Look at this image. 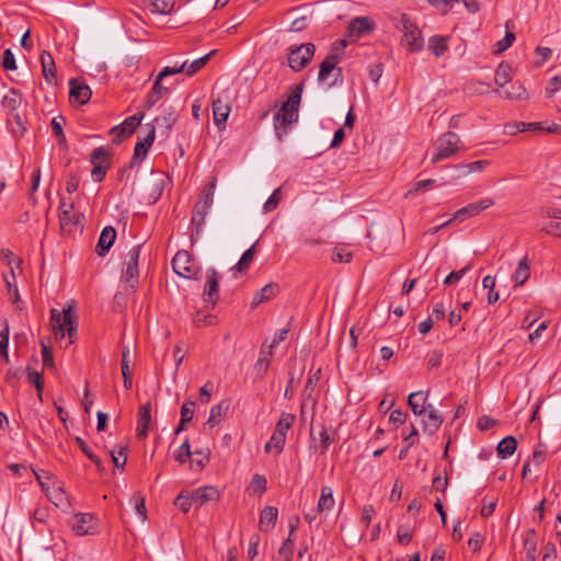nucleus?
Segmentation results:
<instances>
[{
	"instance_id": "8fccbe9b",
	"label": "nucleus",
	"mask_w": 561,
	"mask_h": 561,
	"mask_svg": "<svg viewBox=\"0 0 561 561\" xmlns=\"http://www.w3.org/2000/svg\"><path fill=\"white\" fill-rule=\"evenodd\" d=\"M353 259V252L346 247H336L333 250L332 261L335 263H348Z\"/></svg>"
},
{
	"instance_id": "a878e982",
	"label": "nucleus",
	"mask_w": 561,
	"mask_h": 561,
	"mask_svg": "<svg viewBox=\"0 0 561 561\" xmlns=\"http://www.w3.org/2000/svg\"><path fill=\"white\" fill-rule=\"evenodd\" d=\"M192 494L194 502H196L198 505H203L209 501H217L219 499V491L211 485L198 488L194 490Z\"/></svg>"
},
{
	"instance_id": "393cba45",
	"label": "nucleus",
	"mask_w": 561,
	"mask_h": 561,
	"mask_svg": "<svg viewBox=\"0 0 561 561\" xmlns=\"http://www.w3.org/2000/svg\"><path fill=\"white\" fill-rule=\"evenodd\" d=\"M22 100L23 99L21 92L14 88H11L2 98L1 104L7 113L13 114L20 107Z\"/></svg>"
},
{
	"instance_id": "79ce46f5",
	"label": "nucleus",
	"mask_w": 561,
	"mask_h": 561,
	"mask_svg": "<svg viewBox=\"0 0 561 561\" xmlns=\"http://www.w3.org/2000/svg\"><path fill=\"white\" fill-rule=\"evenodd\" d=\"M227 410H228V404L225 401H221L218 404L214 405L210 409V414H209L207 423L210 426L217 425L219 423V421L221 420V417L226 414Z\"/></svg>"
},
{
	"instance_id": "473e14b6",
	"label": "nucleus",
	"mask_w": 561,
	"mask_h": 561,
	"mask_svg": "<svg viewBox=\"0 0 561 561\" xmlns=\"http://www.w3.org/2000/svg\"><path fill=\"white\" fill-rule=\"evenodd\" d=\"M333 491L331 486L324 485L321 488L320 499L318 501L317 512L323 513L329 512L334 506Z\"/></svg>"
},
{
	"instance_id": "39448f33",
	"label": "nucleus",
	"mask_w": 561,
	"mask_h": 561,
	"mask_svg": "<svg viewBox=\"0 0 561 561\" xmlns=\"http://www.w3.org/2000/svg\"><path fill=\"white\" fill-rule=\"evenodd\" d=\"M397 27L403 32L402 44L412 51H419L423 47V38L417 26L412 23L407 14H401L397 22Z\"/></svg>"
},
{
	"instance_id": "69168bd1",
	"label": "nucleus",
	"mask_w": 561,
	"mask_h": 561,
	"mask_svg": "<svg viewBox=\"0 0 561 561\" xmlns=\"http://www.w3.org/2000/svg\"><path fill=\"white\" fill-rule=\"evenodd\" d=\"M108 159V153L103 147L95 148L90 157L92 163L103 164Z\"/></svg>"
},
{
	"instance_id": "bb28decb",
	"label": "nucleus",
	"mask_w": 561,
	"mask_h": 561,
	"mask_svg": "<svg viewBox=\"0 0 561 561\" xmlns=\"http://www.w3.org/2000/svg\"><path fill=\"white\" fill-rule=\"evenodd\" d=\"M426 400L427 392L415 391L410 393L408 398V404L415 415H423L426 413L427 409V407H425Z\"/></svg>"
},
{
	"instance_id": "6e6d98bb",
	"label": "nucleus",
	"mask_w": 561,
	"mask_h": 561,
	"mask_svg": "<svg viewBox=\"0 0 561 561\" xmlns=\"http://www.w3.org/2000/svg\"><path fill=\"white\" fill-rule=\"evenodd\" d=\"M191 449L188 438L184 440V443L176 449L174 458L178 462L184 463L186 460L191 458Z\"/></svg>"
},
{
	"instance_id": "864d4df0",
	"label": "nucleus",
	"mask_w": 561,
	"mask_h": 561,
	"mask_svg": "<svg viewBox=\"0 0 561 561\" xmlns=\"http://www.w3.org/2000/svg\"><path fill=\"white\" fill-rule=\"evenodd\" d=\"M27 379L36 388L37 397L42 401V394H43V388H44V381H43L42 374L38 371H35V370H28Z\"/></svg>"
},
{
	"instance_id": "c85d7f7f",
	"label": "nucleus",
	"mask_w": 561,
	"mask_h": 561,
	"mask_svg": "<svg viewBox=\"0 0 561 561\" xmlns=\"http://www.w3.org/2000/svg\"><path fill=\"white\" fill-rule=\"evenodd\" d=\"M523 561H536L537 559V538L535 530H529L524 538Z\"/></svg>"
},
{
	"instance_id": "de8ad7c7",
	"label": "nucleus",
	"mask_w": 561,
	"mask_h": 561,
	"mask_svg": "<svg viewBox=\"0 0 561 561\" xmlns=\"http://www.w3.org/2000/svg\"><path fill=\"white\" fill-rule=\"evenodd\" d=\"M295 530L296 526L290 525L289 537L283 542L279 549V554L284 556L286 558V561H290L293 557L294 539L291 537L295 534Z\"/></svg>"
},
{
	"instance_id": "ea45409f",
	"label": "nucleus",
	"mask_w": 561,
	"mask_h": 561,
	"mask_svg": "<svg viewBox=\"0 0 561 561\" xmlns=\"http://www.w3.org/2000/svg\"><path fill=\"white\" fill-rule=\"evenodd\" d=\"M285 442V436L273 432L270 440L264 446V450L265 453H272L273 450H275L276 454H280L284 449Z\"/></svg>"
},
{
	"instance_id": "4be33fe9",
	"label": "nucleus",
	"mask_w": 561,
	"mask_h": 561,
	"mask_svg": "<svg viewBox=\"0 0 561 561\" xmlns=\"http://www.w3.org/2000/svg\"><path fill=\"white\" fill-rule=\"evenodd\" d=\"M43 76L48 84H56V66L49 51L43 50L39 56Z\"/></svg>"
},
{
	"instance_id": "b1692460",
	"label": "nucleus",
	"mask_w": 561,
	"mask_h": 561,
	"mask_svg": "<svg viewBox=\"0 0 561 561\" xmlns=\"http://www.w3.org/2000/svg\"><path fill=\"white\" fill-rule=\"evenodd\" d=\"M426 419L423 420L424 431L434 434L440 427L444 419L438 410L434 409L431 404L427 405Z\"/></svg>"
},
{
	"instance_id": "338daca9",
	"label": "nucleus",
	"mask_w": 561,
	"mask_h": 561,
	"mask_svg": "<svg viewBox=\"0 0 561 561\" xmlns=\"http://www.w3.org/2000/svg\"><path fill=\"white\" fill-rule=\"evenodd\" d=\"M259 545H260V536L254 534L250 537V540H249V548H248V559L249 560H253L259 551Z\"/></svg>"
},
{
	"instance_id": "c03bdc74",
	"label": "nucleus",
	"mask_w": 561,
	"mask_h": 561,
	"mask_svg": "<svg viewBox=\"0 0 561 561\" xmlns=\"http://www.w3.org/2000/svg\"><path fill=\"white\" fill-rule=\"evenodd\" d=\"M511 81V67L505 64H500L495 70L494 82L499 87H504Z\"/></svg>"
},
{
	"instance_id": "49530a36",
	"label": "nucleus",
	"mask_w": 561,
	"mask_h": 561,
	"mask_svg": "<svg viewBox=\"0 0 561 561\" xmlns=\"http://www.w3.org/2000/svg\"><path fill=\"white\" fill-rule=\"evenodd\" d=\"M428 49L435 57L442 56L447 50V43L445 37H431Z\"/></svg>"
},
{
	"instance_id": "72a5a7b5",
	"label": "nucleus",
	"mask_w": 561,
	"mask_h": 561,
	"mask_svg": "<svg viewBox=\"0 0 561 561\" xmlns=\"http://www.w3.org/2000/svg\"><path fill=\"white\" fill-rule=\"evenodd\" d=\"M148 10L153 14H170L174 9L173 0H147Z\"/></svg>"
},
{
	"instance_id": "7c9ffc66",
	"label": "nucleus",
	"mask_w": 561,
	"mask_h": 561,
	"mask_svg": "<svg viewBox=\"0 0 561 561\" xmlns=\"http://www.w3.org/2000/svg\"><path fill=\"white\" fill-rule=\"evenodd\" d=\"M273 355V351L265 352L264 350H261L260 356L253 367V371L255 374V377L259 379H263L268 370L271 357Z\"/></svg>"
},
{
	"instance_id": "6ab92c4d",
	"label": "nucleus",
	"mask_w": 561,
	"mask_h": 561,
	"mask_svg": "<svg viewBox=\"0 0 561 561\" xmlns=\"http://www.w3.org/2000/svg\"><path fill=\"white\" fill-rule=\"evenodd\" d=\"M10 272L3 274V282L5 284V288L8 294L10 295L13 302L18 301L20 298L18 285H16V271H20V261L9 262Z\"/></svg>"
},
{
	"instance_id": "ddd939ff",
	"label": "nucleus",
	"mask_w": 561,
	"mask_h": 561,
	"mask_svg": "<svg viewBox=\"0 0 561 561\" xmlns=\"http://www.w3.org/2000/svg\"><path fill=\"white\" fill-rule=\"evenodd\" d=\"M144 116V113L134 114L127 117L122 124L114 126L111 129V135H113L114 141L118 142L123 138L131 135L136 127L140 125Z\"/></svg>"
},
{
	"instance_id": "0e129e2a",
	"label": "nucleus",
	"mask_w": 561,
	"mask_h": 561,
	"mask_svg": "<svg viewBox=\"0 0 561 561\" xmlns=\"http://www.w3.org/2000/svg\"><path fill=\"white\" fill-rule=\"evenodd\" d=\"M194 408V401H186L185 403H183L181 408V420H183V422H190L193 419Z\"/></svg>"
},
{
	"instance_id": "0eeeda50",
	"label": "nucleus",
	"mask_w": 561,
	"mask_h": 561,
	"mask_svg": "<svg viewBox=\"0 0 561 561\" xmlns=\"http://www.w3.org/2000/svg\"><path fill=\"white\" fill-rule=\"evenodd\" d=\"M341 57L337 54H329L321 62L318 80L321 83H327L329 88L336 83L337 78L342 76V69L336 65L340 62Z\"/></svg>"
},
{
	"instance_id": "c9c22d12",
	"label": "nucleus",
	"mask_w": 561,
	"mask_h": 561,
	"mask_svg": "<svg viewBox=\"0 0 561 561\" xmlns=\"http://www.w3.org/2000/svg\"><path fill=\"white\" fill-rule=\"evenodd\" d=\"M516 447L517 442L515 437L506 436L497 444L496 451L499 457L505 459L507 457H511L515 453Z\"/></svg>"
},
{
	"instance_id": "680f3d73",
	"label": "nucleus",
	"mask_w": 561,
	"mask_h": 561,
	"mask_svg": "<svg viewBox=\"0 0 561 561\" xmlns=\"http://www.w3.org/2000/svg\"><path fill=\"white\" fill-rule=\"evenodd\" d=\"M515 41V34L511 31H507L505 36L496 43V53H503L508 47L512 46Z\"/></svg>"
},
{
	"instance_id": "f704fd0d",
	"label": "nucleus",
	"mask_w": 561,
	"mask_h": 561,
	"mask_svg": "<svg viewBox=\"0 0 561 561\" xmlns=\"http://www.w3.org/2000/svg\"><path fill=\"white\" fill-rule=\"evenodd\" d=\"M162 80H159V77L153 82V85L150 92L147 95V106L152 107L159 100L168 92V88L161 83Z\"/></svg>"
},
{
	"instance_id": "9b49d317",
	"label": "nucleus",
	"mask_w": 561,
	"mask_h": 561,
	"mask_svg": "<svg viewBox=\"0 0 561 561\" xmlns=\"http://www.w3.org/2000/svg\"><path fill=\"white\" fill-rule=\"evenodd\" d=\"M213 118L216 126L221 129L229 117L231 107L227 96L217 95L213 96L211 103Z\"/></svg>"
},
{
	"instance_id": "20e7f679",
	"label": "nucleus",
	"mask_w": 561,
	"mask_h": 561,
	"mask_svg": "<svg viewBox=\"0 0 561 561\" xmlns=\"http://www.w3.org/2000/svg\"><path fill=\"white\" fill-rule=\"evenodd\" d=\"M173 271L186 279H198L202 270L186 250L178 251L172 260Z\"/></svg>"
},
{
	"instance_id": "f3484780",
	"label": "nucleus",
	"mask_w": 561,
	"mask_h": 561,
	"mask_svg": "<svg viewBox=\"0 0 561 561\" xmlns=\"http://www.w3.org/2000/svg\"><path fill=\"white\" fill-rule=\"evenodd\" d=\"M178 121V113L173 106L165 107L162 113L154 118V127L160 130L163 137H169L172 127Z\"/></svg>"
},
{
	"instance_id": "cd10ccee",
	"label": "nucleus",
	"mask_w": 561,
	"mask_h": 561,
	"mask_svg": "<svg viewBox=\"0 0 561 561\" xmlns=\"http://www.w3.org/2000/svg\"><path fill=\"white\" fill-rule=\"evenodd\" d=\"M530 277V261L524 256L517 264V267L512 276L515 287L523 286Z\"/></svg>"
},
{
	"instance_id": "3c124183",
	"label": "nucleus",
	"mask_w": 561,
	"mask_h": 561,
	"mask_svg": "<svg viewBox=\"0 0 561 561\" xmlns=\"http://www.w3.org/2000/svg\"><path fill=\"white\" fill-rule=\"evenodd\" d=\"M193 494L181 492L174 500V505L178 506L182 512L187 513L192 506Z\"/></svg>"
},
{
	"instance_id": "e2e57ef3",
	"label": "nucleus",
	"mask_w": 561,
	"mask_h": 561,
	"mask_svg": "<svg viewBox=\"0 0 561 561\" xmlns=\"http://www.w3.org/2000/svg\"><path fill=\"white\" fill-rule=\"evenodd\" d=\"M471 268V264H468L467 266H465L463 268L459 270V271H455V272H451L444 280V284L445 285H451V284H456L457 282H459L463 275Z\"/></svg>"
},
{
	"instance_id": "4468645a",
	"label": "nucleus",
	"mask_w": 561,
	"mask_h": 561,
	"mask_svg": "<svg viewBox=\"0 0 561 561\" xmlns=\"http://www.w3.org/2000/svg\"><path fill=\"white\" fill-rule=\"evenodd\" d=\"M375 23L371 19L366 16H357L353 19L346 27V36L351 41H356L364 34L373 31Z\"/></svg>"
},
{
	"instance_id": "a211bd4d",
	"label": "nucleus",
	"mask_w": 561,
	"mask_h": 561,
	"mask_svg": "<svg viewBox=\"0 0 561 561\" xmlns=\"http://www.w3.org/2000/svg\"><path fill=\"white\" fill-rule=\"evenodd\" d=\"M70 87V100L77 102L80 105H83L89 102L91 99L92 92L89 85L82 83L78 79H71L69 81Z\"/></svg>"
},
{
	"instance_id": "412c9836",
	"label": "nucleus",
	"mask_w": 561,
	"mask_h": 561,
	"mask_svg": "<svg viewBox=\"0 0 561 561\" xmlns=\"http://www.w3.org/2000/svg\"><path fill=\"white\" fill-rule=\"evenodd\" d=\"M116 239V230L112 226H106L103 228L99 241L95 247V252L99 256H105L110 251L112 245L114 244Z\"/></svg>"
},
{
	"instance_id": "7ed1b4c3",
	"label": "nucleus",
	"mask_w": 561,
	"mask_h": 561,
	"mask_svg": "<svg viewBox=\"0 0 561 561\" xmlns=\"http://www.w3.org/2000/svg\"><path fill=\"white\" fill-rule=\"evenodd\" d=\"M461 148L460 137L448 130L442 134L435 144L436 153L432 158L433 163H437L444 159L455 156Z\"/></svg>"
},
{
	"instance_id": "9d476101",
	"label": "nucleus",
	"mask_w": 561,
	"mask_h": 561,
	"mask_svg": "<svg viewBox=\"0 0 561 561\" xmlns=\"http://www.w3.org/2000/svg\"><path fill=\"white\" fill-rule=\"evenodd\" d=\"M494 205V199L490 197L482 198L478 202L470 203L460 209H458L454 215L453 219H457L458 221H463L467 218L476 217L483 210L490 208Z\"/></svg>"
},
{
	"instance_id": "774afa93",
	"label": "nucleus",
	"mask_w": 561,
	"mask_h": 561,
	"mask_svg": "<svg viewBox=\"0 0 561 561\" xmlns=\"http://www.w3.org/2000/svg\"><path fill=\"white\" fill-rule=\"evenodd\" d=\"M397 537L400 545L407 546L412 540V533L405 526H399Z\"/></svg>"
},
{
	"instance_id": "37998d69",
	"label": "nucleus",
	"mask_w": 561,
	"mask_h": 561,
	"mask_svg": "<svg viewBox=\"0 0 561 561\" xmlns=\"http://www.w3.org/2000/svg\"><path fill=\"white\" fill-rule=\"evenodd\" d=\"M254 247L255 244H253L252 247H250L243 254L242 256L240 257V260L238 261V263L232 267V271L234 272H238V273H241L243 271H247L252 261H253V257H254Z\"/></svg>"
},
{
	"instance_id": "a18cd8bd",
	"label": "nucleus",
	"mask_w": 561,
	"mask_h": 561,
	"mask_svg": "<svg viewBox=\"0 0 561 561\" xmlns=\"http://www.w3.org/2000/svg\"><path fill=\"white\" fill-rule=\"evenodd\" d=\"M248 490L252 494L261 495L262 493H264L266 490L265 477L262 474L255 473L250 482Z\"/></svg>"
},
{
	"instance_id": "bf43d9fd",
	"label": "nucleus",
	"mask_w": 561,
	"mask_h": 561,
	"mask_svg": "<svg viewBox=\"0 0 561 561\" xmlns=\"http://www.w3.org/2000/svg\"><path fill=\"white\" fill-rule=\"evenodd\" d=\"M111 458L116 468L124 469L127 460L125 448L119 447V450L117 453L115 450H112Z\"/></svg>"
},
{
	"instance_id": "052dcab7",
	"label": "nucleus",
	"mask_w": 561,
	"mask_h": 561,
	"mask_svg": "<svg viewBox=\"0 0 561 561\" xmlns=\"http://www.w3.org/2000/svg\"><path fill=\"white\" fill-rule=\"evenodd\" d=\"M2 67L5 70H15V57L10 48H7L2 54Z\"/></svg>"
},
{
	"instance_id": "f8f14e48",
	"label": "nucleus",
	"mask_w": 561,
	"mask_h": 561,
	"mask_svg": "<svg viewBox=\"0 0 561 561\" xmlns=\"http://www.w3.org/2000/svg\"><path fill=\"white\" fill-rule=\"evenodd\" d=\"M59 224L64 233L70 234L79 226V216L73 213V205L60 203L59 206Z\"/></svg>"
},
{
	"instance_id": "dca6fc26",
	"label": "nucleus",
	"mask_w": 561,
	"mask_h": 561,
	"mask_svg": "<svg viewBox=\"0 0 561 561\" xmlns=\"http://www.w3.org/2000/svg\"><path fill=\"white\" fill-rule=\"evenodd\" d=\"M147 133L144 137H138V142L134 149L133 160L142 161L148 153V150L152 146L156 136V127L153 124H147L146 126Z\"/></svg>"
},
{
	"instance_id": "2f4dec72",
	"label": "nucleus",
	"mask_w": 561,
	"mask_h": 561,
	"mask_svg": "<svg viewBox=\"0 0 561 561\" xmlns=\"http://www.w3.org/2000/svg\"><path fill=\"white\" fill-rule=\"evenodd\" d=\"M278 293V285L275 283H270L265 285L261 290H259L252 300V307H256L264 301H268L274 298Z\"/></svg>"
},
{
	"instance_id": "13d9d810",
	"label": "nucleus",
	"mask_w": 561,
	"mask_h": 561,
	"mask_svg": "<svg viewBox=\"0 0 561 561\" xmlns=\"http://www.w3.org/2000/svg\"><path fill=\"white\" fill-rule=\"evenodd\" d=\"M9 323L4 321V328L0 331V353L8 360Z\"/></svg>"
},
{
	"instance_id": "423d86ee",
	"label": "nucleus",
	"mask_w": 561,
	"mask_h": 561,
	"mask_svg": "<svg viewBox=\"0 0 561 561\" xmlns=\"http://www.w3.org/2000/svg\"><path fill=\"white\" fill-rule=\"evenodd\" d=\"M316 51L312 43L291 46L288 51V66L294 71L302 70L311 60Z\"/></svg>"
},
{
	"instance_id": "4c0bfd02",
	"label": "nucleus",
	"mask_w": 561,
	"mask_h": 561,
	"mask_svg": "<svg viewBox=\"0 0 561 561\" xmlns=\"http://www.w3.org/2000/svg\"><path fill=\"white\" fill-rule=\"evenodd\" d=\"M296 421L295 414L283 412L276 423L274 432L286 437L288 430Z\"/></svg>"
},
{
	"instance_id": "58836bf2",
	"label": "nucleus",
	"mask_w": 561,
	"mask_h": 561,
	"mask_svg": "<svg viewBox=\"0 0 561 561\" xmlns=\"http://www.w3.org/2000/svg\"><path fill=\"white\" fill-rule=\"evenodd\" d=\"M209 209V206L204 205L199 202L196 203L192 214V224L195 225L197 229L203 228Z\"/></svg>"
},
{
	"instance_id": "4d7b16f0",
	"label": "nucleus",
	"mask_w": 561,
	"mask_h": 561,
	"mask_svg": "<svg viewBox=\"0 0 561 561\" xmlns=\"http://www.w3.org/2000/svg\"><path fill=\"white\" fill-rule=\"evenodd\" d=\"M280 199H282V193H280V187H278V188L274 190L272 195L264 203V206H263L264 213H270V211L274 210L278 206Z\"/></svg>"
},
{
	"instance_id": "2eb2a0df",
	"label": "nucleus",
	"mask_w": 561,
	"mask_h": 561,
	"mask_svg": "<svg viewBox=\"0 0 561 561\" xmlns=\"http://www.w3.org/2000/svg\"><path fill=\"white\" fill-rule=\"evenodd\" d=\"M219 280L220 275L215 268H208L206 271V283L204 287V300L215 306L219 298Z\"/></svg>"
},
{
	"instance_id": "f257e3e1",
	"label": "nucleus",
	"mask_w": 561,
	"mask_h": 561,
	"mask_svg": "<svg viewBox=\"0 0 561 561\" xmlns=\"http://www.w3.org/2000/svg\"><path fill=\"white\" fill-rule=\"evenodd\" d=\"M302 85H297L287 101L275 114V131L279 141L287 134V127L298 121V110L301 100Z\"/></svg>"
},
{
	"instance_id": "5701e85b",
	"label": "nucleus",
	"mask_w": 561,
	"mask_h": 561,
	"mask_svg": "<svg viewBox=\"0 0 561 561\" xmlns=\"http://www.w3.org/2000/svg\"><path fill=\"white\" fill-rule=\"evenodd\" d=\"M543 123L511 122L504 125V134L514 136L523 131H542Z\"/></svg>"
},
{
	"instance_id": "5fc2aeb1",
	"label": "nucleus",
	"mask_w": 561,
	"mask_h": 561,
	"mask_svg": "<svg viewBox=\"0 0 561 561\" xmlns=\"http://www.w3.org/2000/svg\"><path fill=\"white\" fill-rule=\"evenodd\" d=\"M77 442H78V444H79V446H80V448H81L82 453H83V454H84V455H85V456H87L91 461H93V462L95 463V466L98 467V469H99L100 471H103V470H104V468H103V465H102V462H101L100 458L91 451L90 447L84 443V440H83V439H81L80 437H78V438H77Z\"/></svg>"
},
{
	"instance_id": "6e6552de",
	"label": "nucleus",
	"mask_w": 561,
	"mask_h": 561,
	"mask_svg": "<svg viewBox=\"0 0 561 561\" xmlns=\"http://www.w3.org/2000/svg\"><path fill=\"white\" fill-rule=\"evenodd\" d=\"M141 251V245L136 244L130 248L126 255L125 268L123 271L122 279L130 287L135 288L138 284L139 271L138 261Z\"/></svg>"
},
{
	"instance_id": "c756f323",
	"label": "nucleus",
	"mask_w": 561,
	"mask_h": 561,
	"mask_svg": "<svg viewBox=\"0 0 561 561\" xmlns=\"http://www.w3.org/2000/svg\"><path fill=\"white\" fill-rule=\"evenodd\" d=\"M45 493L55 506L66 508L69 505L67 494L61 486L53 484Z\"/></svg>"
},
{
	"instance_id": "aec40b11",
	"label": "nucleus",
	"mask_w": 561,
	"mask_h": 561,
	"mask_svg": "<svg viewBox=\"0 0 561 561\" xmlns=\"http://www.w3.org/2000/svg\"><path fill=\"white\" fill-rule=\"evenodd\" d=\"M151 423V402L148 401L139 407L137 421V436L146 438Z\"/></svg>"
},
{
	"instance_id": "a19ab883",
	"label": "nucleus",
	"mask_w": 561,
	"mask_h": 561,
	"mask_svg": "<svg viewBox=\"0 0 561 561\" xmlns=\"http://www.w3.org/2000/svg\"><path fill=\"white\" fill-rule=\"evenodd\" d=\"M213 53L214 51H211L209 54H206L205 56H203V57H201L198 59H195L192 62H188L187 60L184 61L183 62V64H185L184 72L187 76H194L196 72H198L208 62V60L210 58V55Z\"/></svg>"
},
{
	"instance_id": "f03ea898",
	"label": "nucleus",
	"mask_w": 561,
	"mask_h": 561,
	"mask_svg": "<svg viewBox=\"0 0 561 561\" xmlns=\"http://www.w3.org/2000/svg\"><path fill=\"white\" fill-rule=\"evenodd\" d=\"M50 327L56 339H64L66 334L69 343H73L77 335V317L72 305H67L62 310L53 308L50 310Z\"/></svg>"
},
{
	"instance_id": "603ef678",
	"label": "nucleus",
	"mask_w": 561,
	"mask_h": 561,
	"mask_svg": "<svg viewBox=\"0 0 561 561\" xmlns=\"http://www.w3.org/2000/svg\"><path fill=\"white\" fill-rule=\"evenodd\" d=\"M489 163L490 162L486 160H478L470 163L461 164L459 165V168L461 169V173L463 175H467L473 172H482L485 165H488Z\"/></svg>"
},
{
	"instance_id": "09e8293b",
	"label": "nucleus",
	"mask_w": 561,
	"mask_h": 561,
	"mask_svg": "<svg viewBox=\"0 0 561 561\" xmlns=\"http://www.w3.org/2000/svg\"><path fill=\"white\" fill-rule=\"evenodd\" d=\"M65 123V117L60 115L51 119L53 133L57 137L59 145H64L66 142V137L62 130Z\"/></svg>"
},
{
	"instance_id": "e433bc0d",
	"label": "nucleus",
	"mask_w": 561,
	"mask_h": 561,
	"mask_svg": "<svg viewBox=\"0 0 561 561\" xmlns=\"http://www.w3.org/2000/svg\"><path fill=\"white\" fill-rule=\"evenodd\" d=\"M278 517V511L276 507L266 506L262 510L260 514V525L262 527H266L268 529L274 528L276 520Z\"/></svg>"
},
{
	"instance_id": "1a4fd4ad",
	"label": "nucleus",
	"mask_w": 561,
	"mask_h": 561,
	"mask_svg": "<svg viewBox=\"0 0 561 561\" xmlns=\"http://www.w3.org/2000/svg\"><path fill=\"white\" fill-rule=\"evenodd\" d=\"M71 529L78 536L93 535L96 530V519L92 514H76L70 520Z\"/></svg>"
}]
</instances>
